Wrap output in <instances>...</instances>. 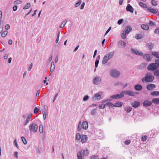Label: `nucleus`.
Segmentation results:
<instances>
[{"label": "nucleus", "instance_id": "obj_31", "mask_svg": "<svg viewBox=\"0 0 159 159\" xmlns=\"http://www.w3.org/2000/svg\"><path fill=\"white\" fill-rule=\"evenodd\" d=\"M139 5L142 7L144 8H146L148 7V6L147 5L144 3H143L142 2H139Z\"/></svg>", "mask_w": 159, "mask_h": 159}, {"label": "nucleus", "instance_id": "obj_32", "mask_svg": "<svg viewBox=\"0 0 159 159\" xmlns=\"http://www.w3.org/2000/svg\"><path fill=\"white\" fill-rule=\"evenodd\" d=\"M39 132L40 133L42 134L43 132V127L42 124H40L39 125Z\"/></svg>", "mask_w": 159, "mask_h": 159}, {"label": "nucleus", "instance_id": "obj_51", "mask_svg": "<svg viewBox=\"0 0 159 159\" xmlns=\"http://www.w3.org/2000/svg\"><path fill=\"white\" fill-rule=\"evenodd\" d=\"M89 98V97L88 95H85L83 98V100L84 101H87Z\"/></svg>", "mask_w": 159, "mask_h": 159}, {"label": "nucleus", "instance_id": "obj_58", "mask_svg": "<svg viewBox=\"0 0 159 159\" xmlns=\"http://www.w3.org/2000/svg\"><path fill=\"white\" fill-rule=\"evenodd\" d=\"M135 38L137 39H140L141 38V37L140 35L137 34L135 36Z\"/></svg>", "mask_w": 159, "mask_h": 159}, {"label": "nucleus", "instance_id": "obj_23", "mask_svg": "<svg viewBox=\"0 0 159 159\" xmlns=\"http://www.w3.org/2000/svg\"><path fill=\"white\" fill-rule=\"evenodd\" d=\"M132 28L131 27L129 26H127L125 28V30L124 31L128 34L131 31Z\"/></svg>", "mask_w": 159, "mask_h": 159}, {"label": "nucleus", "instance_id": "obj_18", "mask_svg": "<svg viewBox=\"0 0 159 159\" xmlns=\"http://www.w3.org/2000/svg\"><path fill=\"white\" fill-rule=\"evenodd\" d=\"M156 86L155 84H150L148 85L146 87L147 89L149 90L152 89H153L155 88Z\"/></svg>", "mask_w": 159, "mask_h": 159}, {"label": "nucleus", "instance_id": "obj_50", "mask_svg": "<svg viewBox=\"0 0 159 159\" xmlns=\"http://www.w3.org/2000/svg\"><path fill=\"white\" fill-rule=\"evenodd\" d=\"M85 5V3L84 2H83L82 3L80 7V9L81 10H83L84 7V6Z\"/></svg>", "mask_w": 159, "mask_h": 159}, {"label": "nucleus", "instance_id": "obj_63", "mask_svg": "<svg viewBox=\"0 0 159 159\" xmlns=\"http://www.w3.org/2000/svg\"><path fill=\"white\" fill-rule=\"evenodd\" d=\"M32 116V115L31 113L29 114L28 115L27 118L30 120Z\"/></svg>", "mask_w": 159, "mask_h": 159}, {"label": "nucleus", "instance_id": "obj_8", "mask_svg": "<svg viewBox=\"0 0 159 159\" xmlns=\"http://www.w3.org/2000/svg\"><path fill=\"white\" fill-rule=\"evenodd\" d=\"M130 51L134 54L139 56H142L143 55V53L139 51V50L135 48H131Z\"/></svg>", "mask_w": 159, "mask_h": 159}, {"label": "nucleus", "instance_id": "obj_52", "mask_svg": "<svg viewBox=\"0 0 159 159\" xmlns=\"http://www.w3.org/2000/svg\"><path fill=\"white\" fill-rule=\"evenodd\" d=\"M18 152H15L13 154V155L14 156V157L16 158H18Z\"/></svg>", "mask_w": 159, "mask_h": 159}, {"label": "nucleus", "instance_id": "obj_3", "mask_svg": "<svg viewBox=\"0 0 159 159\" xmlns=\"http://www.w3.org/2000/svg\"><path fill=\"white\" fill-rule=\"evenodd\" d=\"M82 125V128L84 130H87L88 128V122L86 121H84L81 124V122L80 121L78 124V126L77 129L78 131H80L81 129V127Z\"/></svg>", "mask_w": 159, "mask_h": 159}, {"label": "nucleus", "instance_id": "obj_12", "mask_svg": "<svg viewBox=\"0 0 159 159\" xmlns=\"http://www.w3.org/2000/svg\"><path fill=\"white\" fill-rule=\"evenodd\" d=\"M126 43L122 40H120L118 42V46L119 48H123L125 47Z\"/></svg>", "mask_w": 159, "mask_h": 159}, {"label": "nucleus", "instance_id": "obj_20", "mask_svg": "<svg viewBox=\"0 0 159 159\" xmlns=\"http://www.w3.org/2000/svg\"><path fill=\"white\" fill-rule=\"evenodd\" d=\"M147 10L154 14L158 12L157 9H156L152 8L151 7L148 8L147 9Z\"/></svg>", "mask_w": 159, "mask_h": 159}, {"label": "nucleus", "instance_id": "obj_15", "mask_svg": "<svg viewBox=\"0 0 159 159\" xmlns=\"http://www.w3.org/2000/svg\"><path fill=\"white\" fill-rule=\"evenodd\" d=\"M151 104L152 102L148 100H145L143 103V105L145 107H148L151 106Z\"/></svg>", "mask_w": 159, "mask_h": 159}, {"label": "nucleus", "instance_id": "obj_24", "mask_svg": "<svg viewBox=\"0 0 159 159\" xmlns=\"http://www.w3.org/2000/svg\"><path fill=\"white\" fill-rule=\"evenodd\" d=\"M142 86L140 84H137L135 86L134 89L136 90L139 91L142 89Z\"/></svg>", "mask_w": 159, "mask_h": 159}, {"label": "nucleus", "instance_id": "obj_49", "mask_svg": "<svg viewBox=\"0 0 159 159\" xmlns=\"http://www.w3.org/2000/svg\"><path fill=\"white\" fill-rule=\"evenodd\" d=\"M147 136H143L141 138V141L143 142L145 141L147 139Z\"/></svg>", "mask_w": 159, "mask_h": 159}, {"label": "nucleus", "instance_id": "obj_9", "mask_svg": "<svg viewBox=\"0 0 159 159\" xmlns=\"http://www.w3.org/2000/svg\"><path fill=\"white\" fill-rule=\"evenodd\" d=\"M93 82L95 85L100 84L101 81V79L99 77H95L93 79Z\"/></svg>", "mask_w": 159, "mask_h": 159}, {"label": "nucleus", "instance_id": "obj_46", "mask_svg": "<svg viewBox=\"0 0 159 159\" xmlns=\"http://www.w3.org/2000/svg\"><path fill=\"white\" fill-rule=\"evenodd\" d=\"M154 75L156 76H159V69L156 70L154 73Z\"/></svg>", "mask_w": 159, "mask_h": 159}, {"label": "nucleus", "instance_id": "obj_36", "mask_svg": "<svg viewBox=\"0 0 159 159\" xmlns=\"http://www.w3.org/2000/svg\"><path fill=\"white\" fill-rule=\"evenodd\" d=\"M82 1L81 0H78L77 2L75 4V7H79L81 4Z\"/></svg>", "mask_w": 159, "mask_h": 159}, {"label": "nucleus", "instance_id": "obj_48", "mask_svg": "<svg viewBox=\"0 0 159 159\" xmlns=\"http://www.w3.org/2000/svg\"><path fill=\"white\" fill-rule=\"evenodd\" d=\"M106 104H100L98 105V107L99 109H103L105 108Z\"/></svg>", "mask_w": 159, "mask_h": 159}, {"label": "nucleus", "instance_id": "obj_11", "mask_svg": "<svg viewBox=\"0 0 159 159\" xmlns=\"http://www.w3.org/2000/svg\"><path fill=\"white\" fill-rule=\"evenodd\" d=\"M124 94H127L131 96H134V93L131 90H126L123 91Z\"/></svg>", "mask_w": 159, "mask_h": 159}, {"label": "nucleus", "instance_id": "obj_57", "mask_svg": "<svg viewBox=\"0 0 159 159\" xmlns=\"http://www.w3.org/2000/svg\"><path fill=\"white\" fill-rule=\"evenodd\" d=\"M154 32L156 34H159V28H157L155 30Z\"/></svg>", "mask_w": 159, "mask_h": 159}, {"label": "nucleus", "instance_id": "obj_4", "mask_svg": "<svg viewBox=\"0 0 159 159\" xmlns=\"http://www.w3.org/2000/svg\"><path fill=\"white\" fill-rule=\"evenodd\" d=\"M29 128L30 132L35 133L38 130V126L34 123H31L29 125Z\"/></svg>", "mask_w": 159, "mask_h": 159}, {"label": "nucleus", "instance_id": "obj_30", "mask_svg": "<svg viewBox=\"0 0 159 159\" xmlns=\"http://www.w3.org/2000/svg\"><path fill=\"white\" fill-rule=\"evenodd\" d=\"M141 27L144 30H148L149 29V27L148 25L142 24L141 25Z\"/></svg>", "mask_w": 159, "mask_h": 159}, {"label": "nucleus", "instance_id": "obj_60", "mask_svg": "<svg viewBox=\"0 0 159 159\" xmlns=\"http://www.w3.org/2000/svg\"><path fill=\"white\" fill-rule=\"evenodd\" d=\"M17 9V6L15 5L13 7V10L14 11H16Z\"/></svg>", "mask_w": 159, "mask_h": 159}, {"label": "nucleus", "instance_id": "obj_40", "mask_svg": "<svg viewBox=\"0 0 159 159\" xmlns=\"http://www.w3.org/2000/svg\"><path fill=\"white\" fill-rule=\"evenodd\" d=\"M106 105L108 106L109 107H114V104L111 102H107L106 104Z\"/></svg>", "mask_w": 159, "mask_h": 159}, {"label": "nucleus", "instance_id": "obj_44", "mask_svg": "<svg viewBox=\"0 0 159 159\" xmlns=\"http://www.w3.org/2000/svg\"><path fill=\"white\" fill-rule=\"evenodd\" d=\"M147 47L148 48H149L150 50H151L153 47V45L151 43L148 44L147 45Z\"/></svg>", "mask_w": 159, "mask_h": 159}, {"label": "nucleus", "instance_id": "obj_41", "mask_svg": "<svg viewBox=\"0 0 159 159\" xmlns=\"http://www.w3.org/2000/svg\"><path fill=\"white\" fill-rule=\"evenodd\" d=\"M82 154L80 152H78L77 156L78 159H83Z\"/></svg>", "mask_w": 159, "mask_h": 159}, {"label": "nucleus", "instance_id": "obj_61", "mask_svg": "<svg viewBox=\"0 0 159 159\" xmlns=\"http://www.w3.org/2000/svg\"><path fill=\"white\" fill-rule=\"evenodd\" d=\"M130 141L129 140H126L125 141V143L126 145L129 144L130 143Z\"/></svg>", "mask_w": 159, "mask_h": 159}, {"label": "nucleus", "instance_id": "obj_53", "mask_svg": "<svg viewBox=\"0 0 159 159\" xmlns=\"http://www.w3.org/2000/svg\"><path fill=\"white\" fill-rule=\"evenodd\" d=\"M39 111V109L37 107H35L34 110V113L37 114Z\"/></svg>", "mask_w": 159, "mask_h": 159}, {"label": "nucleus", "instance_id": "obj_27", "mask_svg": "<svg viewBox=\"0 0 159 159\" xmlns=\"http://www.w3.org/2000/svg\"><path fill=\"white\" fill-rule=\"evenodd\" d=\"M117 99H119L124 97V94L123 91H122L119 94H116Z\"/></svg>", "mask_w": 159, "mask_h": 159}, {"label": "nucleus", "instance_id": "obj_5", "mask_svg": "<svg viewBox=\"0 0 159 159\" xmlns=\"http://www.w3.org/2000/svg\"><path fill=\"white\" fill-rule=\"evenodd\" d=\"M109 74L111 76L114 78H117L120 75V72L115 69L111 70Z\"/></svg>", "mask_w": 159, "mask_h": 159}, {"label": "nucleus", "instance_id": "obj_25", "mask_svg": "<svg viewBox=\"0 0 159 159\" xmlns=\"http://www.w3.org/2000/svg\"><path fill=\"white\" fill-rule=\"evenodd\" d=\"M152 54L156 58L159 59V52L153 51L152 52Z\"/></svg>", "mask_w": 159, "mask_h": 159}, {"label": "nucleus", "instance_id": "obj_54", "mask_svg": "<svg viewBox=\"0 0 159 159\" xmlns=\"http://www.w3.org/2000/svg\"><path fill=\"white\" fill-rule=\"evenodd\" d=\"M13 143H14V144L16 146L17 148H19V147H18V144H17V141H16V139L14 140V141L13 142Z\"/></svg>", "mask_w": 159, "mask_h": 159}, {"label": "nucleus", "instance_id": "obj_33", "mask_svg": "<svg viewBox=\"0 0 159 159\" xmlns=\"http://www.w3.org/2000/svg\"><path fill=\"white\" fill-rule=\"evenodd\" d=\"M151 94L153 96H157L159 95V91H153L152 92Z\"/></svg>", "mask_w": 159, "mask_h": 159}, {"label": "nucleus", "instance_id": "obj_64", "mask_svg": "<svg viewBox=\"0 0 159 159\" xmlns=\"http://www.w3.org/2000/svg\"><path fill=\"white\" fill-rule=\"evenodd\" d=\"M90 159H98V158L97 156H93L91 157Z\"/></svg>", "mask_w": 159, "mask_h": 159}, {"label": "nucleus", "instance_id": "obj_43", "mask_svg": "<svg viewBox=\"0 0 159 159\" xmlns=\"http://www.w3.org/2000/svg\"><path fill=\"white\" fill-rule=\"evenodd\" d=\"M30 119H29L28 118H27L25 120V121L23 123V125L24 126L26 125L28 123L30 122Z\"/></svg>", "mask_w": 159, "mask_h": 159}, {"label": "nucleus", "instance_id": "obj_26", "mask_svg": "<svg viewBox=\"0 0 159 159\" xmlns=\"http://www.w3.org/2000/svg\"><path fill=\"white\" fill-rule=\"evenodd\" d=\"M132 107H130L127 106L124 108V110L127 113L130 112L132 110Z\"/></svg>", "mask_w": 159, "mask_h": 159}, {"label": "nucleus", "instance_id": "obj_1", "mask_svg": "<svg viewBox=\"0 0 159 159\" xmlns=\"http://www.w3.org/2000/svg\"><path fill=\"white\" fill-rule=\"evenodd\" d=\"M114 52H109L104 56L102 60V63L104 64L107 63L113 56Z\"/></svg>", "mask_w": 159, "mask_h": 159}, {"label": "nucleus", "instance_id": "obj_62", "mask_svg": "<svg viewBox=\"0 0 159 159\" xmlns=\"http://www.w3.org/2000/svg\"><path fill=\"white\" fill-rule=\"evenodd\" d=\"M148 24L150 26H153L154 25V23L153 21L151 20L149 21Z\"/></svg>", "mask_w": 159, "mask_h": 159}, {"label": "nucleus", "instance_id": "obj_56", "mask_svg": "<svg viewBox=\"0 0 159 159\" xmlns=\"http://www.w3.org/2000/svg\"><path fill=\"white\" fill-rule=\"evenodd\" d=\"M9 53H6L4 56V58L5 59H7L8 57Z\"/></svg>", "mask_w": 159, "mask_h": 159}, {"label": "nucleus", "instance_id": "obj_55", "mask_svg": "<svg viewBox=\"0 0 159 159\" xmlns=\"http://www.w3.org/2000/svg\"><path fill=\"white\" fill-rule=\"evenodd\" d=\"M123 21V20L122 19H120L117 22V24L119 25H120L121 24H122V23Z\"/></svg>", "mask_w": 159, "mask_h": 159}, {"label": "nucleus", "instance_id": "obj_14", "mask_svg": "<svg viewBox=\"0 0 159 159\" xmlns=\"http://www.w3.org/2000/svg\"><path fill=\"white\" fill-rule=\"evenodd\" d=\"M143 58L148 61H149L152 58L151 55L149 54H145L143 56Z\"/></svg>", "mask_w": 159, "mask_h": 159}, {"label": "nucleus", "instance_id": "obj_6", "mask_svg": "<svg viewBox=\"0 0 159 159\" xmlns=\"http://www.w3.org/2000/svg\"><path fill=\"white\" fill-rule=\"evenodd\" d=\"M159 67V64L157 63L150 64L148 67V70H154L157 69Z\"/></svg>", "mask_w": 159, "mask_h": 159}, {"label": "nucleus", "instance_id": "obj_10", "mask_svg": "<svg viewBox=\"0 0 159 159\" xmlns=\"http://www.w3.org/2000/svg\"><path fill=\"white\" fill-rule=\"evenodd\" d=\"M45 111L42 112L43 115V119L44 120H45L47 116H48V107L47 106H45L44 107Z\"/></svg>", "mask_w": 159, "mask_h": 159}, {"label": "nucleus", "instance_id": "obj_28", "mask_svg": "<svg viewBox=\"0 0 159 159\" xmlns=\"http://www.w3.org/2000/svg\"><path fill=\"white\" fill-rule=\"evenodd\" d=\"M100 57V55H99L96 58V60L95 63V66L96 67H97L98 66L99 62Z\"/></svg>", "mask_w": 159, "mask_h": 159}, {"label": "nucleus", "instance_id": "obj_34", "mask_svg": "<svg viewBox=\"0 0 159 159\" xmlns=\"http://www.w3.org/2000/svg\"><path fill=\"white\" fill-rule=\"evenodd\" d=\"M31 6L30 3H27L23 7V9L24 10L27 9L29 8Z\"/></svg>", "mask_w": 159, "mask_h": 159}, {"label": "nucleus", "instance_id": "obj_22", "mask_svg": "<svg viewBox=\"0 0 159 159\" xmlns=\"http://www.w3.org/2000/svg\"><path fill=\"white\" fill-rule=\"evenodd\" d=\"M55 69V66L54 62L53 61H52L51 62V66L50 69L51 72H53L54 71Z\"/></svg>", "mask_w": 159, "mask_h": 159}, {"label": "nucleus", "instance_id": "obj_35", "mask_svg": "<svg viewBox=\"0 0 159 159\" xmlns=\"http://www.w3.org/2000/svg\"><path fill=\"white\" fill-rule=\"evenodd\" d=\"M23 2V1L21 0H17L15 1L13 3L15 5H18L21 4Z\"/></svg>", "mask_w": 159, "mask_h": 159}, {"label": "nucleus", "instance_id": "obj_13", "mask_svg": "<svg viewBox=\"0 0 159 159\" xmlns=\"http://www.w3.org/2000/svg\"><path fill=\"white\" fill-rule=\"evenodd\" d=\"M125 9L127 11H129L132 13L134 12V9L130 4H127Z\"/></svg>", "mask_w": 159, "mask_h": 159}, {"label": "nucleus", "instance_id": "obj_19", "mask_svg": "<svg viewBox=\"0 0 159 159\" xmlns=\"http://www.w3.org/2000/svg\"><path fill=\"white\" fill-rule=\"evenodd\" d=\"M80 152L84 156H87L89 154V151L87 149L82 150Z\"/></svg>", "mask_w": 159, "mask_h": 159}, {"label": "nucleus", "instance_id": "obj_39", "mask_svg": "<svg viewBox=\"0 0 159 159\" xmlns=\"http://www.w3.org/2000/svg\"><path fill=\"white\" fill-rule=\"evenodd\" d=\"M8 33V31L7 30H5L3 31L1 34V36L2 38L5 37Z\"/></svg>", "mask_w": 159, "mask_h": 159}, {"label": "nucleus", "instance_id": "obj_42", "mask_svg": "<svg viewBox=\"0 0 159 159\" xmlns=\"http://www.w3.org/2000/svg\"><path fill=\"white\" fill-rule=\"evenodd\" d=\"M151 3L152 5L154 6H156L157 5V2L155 0H152Z\"/></svg>", "mask_w": 159, "mask_h": 159}, {"label": "nucleus", "instance_id": "obj_2", "mask_svg": "<svg viewBox=\"0 0 159 159\" xmlns=\"http://www.w3.org/2000/svg\"><path fill=\"white\" fill-rule=\"evenodd\" d=\"M154 79V76L150 73H148L145 75V77L142 79V81L143 82H150L152 81Z\"/></svg>", "mask_w": 159, "mask_h": 159}, {"label": "nucleus", "instance_id": "obj_17", "mask_svg": "<svg viewBox=\"0 0 159 159\" xmlns=\"http://www.w3.org/2000/svg\"><path fill=\"white\" fill-rule=\"evenodd\" d=\"M88 140V137L87 135L83 134L81 136V141L82 143H84L86 142Z\"/></svg>", "mask_w": 159, "mask_h": 159}, {"label": "nucleus", "instance_id": "obj_37", "mask_svg": "<svg viewBox=\"0 0 159 159\" xmlns=\"http://www.w3.org/2000/svg\"><path fill=\"white\" fill-rule=\"evenodd\" d=\"M81 138V136L80 134L79 133H77L75 136V139L77 140H80Z\"/></svg>", "mask_w": 159, "mask_h": 159}, {"label": "nucleus", "instance_id": "obj_7", "mask_svg": "<svg viewBox=\"0 0 159 159\" xmlns=\"http://www.w3.org/2000/svg\"><path fill=\"white\" fill-rule=\"evenodd\" d=\"M103 94V92L102 91H100L95 93L92 99L94 101L99 100L101 98L102 95Z\"/></svg>", "mask_w": 159, "mask_h": 159}, {"label": "nucleus", "instance_id": "obj_29", "mask_svg": "<svg viewBox=\"0 0 159 159\" xmlns=\"http://www.w3.org/2000/svg\"><path fill=\"white\" fill-rule=\"evenodd\" d=\"M121 38L123 39H125L126 38L127 33L124 31L122 30L121 31Z\"/></svg>", "mask_w": 159, "mask_h": 159}, {"label": "nucleus", "instance_id": "obj_21", "mask_svg": "<svg viewBox=\"0 0 159 159\" xmlns=\"http://www.w3.org/2000/svg\"><path fill=\"white\" fill-rule=\"evenodd\" d=\"M123 103L122 102L118 101L114 104V107H120L122 106Z\"/></svg>", "mask_w": 159, "mask_h": 159}, {"label": "nucleus", "instance_id": "obj_16", "mask_svg": "<svg viewBox=\"0 0 159 159\" xmlns=\"http://www.w3.org/2000/svg\"><path fill=\"white\" fill-rule=\"evenodd\" d=\"M140 104V103L139 102L135 101L131 103V106L134 108H137L139 107Z\"/></svg>", "mask_w": 159, "mask_h": 159}, {"label": "nucleus", "instance_id": "obj_47", "mask_svg": "<svg viewBox=\"0 0 159 159\" xmlns=\"http://www.w3.org/2000/svg\"><path fill=\"white\" fill-rule=\"evenodd\" d=\"M117 99L116 95H114L111 96L110 97V99H109V100L111 101L113 99Z\"/></svg>", "mask_w": 159, "mask_h": 159}, {"label": "nucleus", "instance_id": "obj_38", "mask_svg": "<svg viewBox=\"0 0 159 159\" xmlns=\"http://www.w3.org/2000/svg\"><path fill=\"white\" fill-rule=\"evenodd\" d=\"M152 102L155 104H157L159 103V98H154L152 100Z\"/></svg>", "mask_w": 159, "mask_h": 159}, {"label": "nucleus", "instance_id": "obj_59", "mask_svg": "<svg viewBox=\"0 0 159 159\" xmlns=\"http://www.w3.org/2000/svg\"><path fill=\"white\" fill-rule=\"evenodd\" d=\"M10 28V26L9 24H7L5 26V29L6 30H8Z\"/></svg>", "mask_w": 159, "mask_h": 159}, {"label": "nucleus", "instance_id": "obj_45", "mask_svg": "<svg viewBox=\"0 0 159 159\" xmlns=\"http://www.w3.org/2000/svg\"><path fill=\"white\" fill-rule=\"evenodd\" d=\"M21 140L24 144H26L27 143V141L25 138L24 137H21Z\"/></svg>", "mask_w": 159, "mask_h": 159}]
</instances>
